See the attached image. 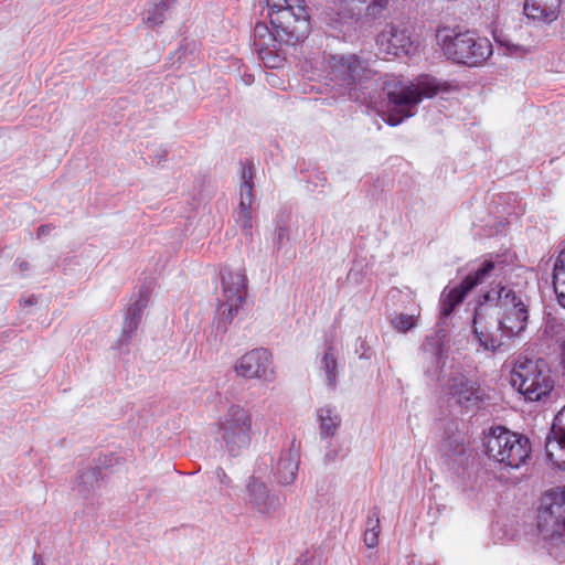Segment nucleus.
<instances>
[{
  "label": "nucleus",
  "mask_w": 565,
  "mask_h": 565,
  "mask_svg": "<svg viewBox=\"0 0 565 565\" xmlns=\"http://www.w3.org/2000/svg\"><path fill=\"white\" fill-rule=\"evenodd\" d=\"M266 6L271 30L269 32L265 23H257L254 29L255 46L265 65L277 67L278 56L271 54L265 36L280 44H296L309 34V15L303 0H266Z\"/></svg>",
  "instance_id": "obj_1"
},
{
  "label": "nucleus",
  "mask_w": 565,
  "mask_h": 565,
  "mask_svg": "<svg viewBox=\"0 0 565 565\" xmlns=\"http://www.w3.org/2000/svg\"><path fill=\"white\" fill-rule=\"evenodd\" d=\"M487 300L497 299V305L503 310V318L498 321L497 332L490 333L483 324V315L477 310L473 317V333L481 348L495 352L501 350L507 340L521 335L527 326V306L510 288L500 287L486 295Z\"/></svg>",
  "instance_id": "obj_2"
},
{
  "label": "nucleus",
  "mask_w": 565,
  "mask_h": 565,
  "mask_svg": "<svg viewBox=\"0 0 565 565\" xmlns=\"http://www.w3.org/2000/svg\"><path fill=\"white\" fill-rule=\"evenodd\" d=\"M440 89L435 78L424 77L418 84H404L401 81H386L383 90L387 97L388 114L385 121L390 126L399 125L405 118L412 117V109L424 97L430 98Z\"/></svg>",
  "instance_id": "obj_3"
},
{
  "label": "nucleus",
  "mask_w": 565,
  "mask_h": 565,
  "mask_svg": "<svg viewBox=\"0 0 565 565\" xmlns=\"http://www.w3.org/2000/svg\"><path fill=\"white\" fill-rule=\"evenodd\" d=\"M436 43L448 60L468 66H477L492 54V44L487 38H478L457 28H438Z\"/></svg>",
  "instance_id": "obj_4"
},
{
  "label": "nucleus",
  "mask_w": 565,
  "mask_h": 565,
  "mask_svg": "<svg viewBox=\"0 0 565 565\" xmlns=\"http://www.w3.org/2000/svg\"><path fill=\"white\" fill-rule=\"evenodd\" d=\"M217 434L231 457L243 455L255 435L253 414L241 404H231L217 419Z\"/></svg>",
  "instance_id": "obj_5"
},
{
  "label": "nucleus",
  "mask_w": 565,
  "mask_h": 565,
  "mask_svg": "<svg viewBox=\"0 0 565 565\" xmlns=\"http://www.w3.org/2000/svg\"><path fill=\"white\" fill-rule=\"evenodd\" d=\"M486 454L505 468L519 469L530 458L531 445L526 437L497 426L486 437Z\"/></svg>",
  "instance_id": "obj_6"
},
{
  "label": "nucleus",
  "mask_w": 565,
  "mask_h": 565,
  "mask_svg": "<svg viewBox=\"0 0 565 565\" xmlns=\"http://www.w3.org/2000/svg\"><path fill=\"white\" fill-rule=\"evenodd\" d=\"M511 385L526 399L536 402L547 396L554 386L551 371L541 359L520 356L510 374Z\"/></svg>",
  "instance_id": "obj_7"
},
{
  "label": "nucleus",
  "mask_w": 565,
  "mask_h": 565,
  "mask_svg": "<svg viewBox=\"0 0 565 565\" xmlns=\"http://www.w3.org/2000/svg\"><path fill=\"white\" fill-rule=\"evenodd\" d=\"M247 277L244 268H224L222 271L223 301L217 309V329L225 332L247 295Z\"/></svg>",
  "instance_id": "obj_8"
},
{
  "label": "nucleus",
  "mask_w": 565,
  "mask_h": 565,
  "mask_svg": "<svg viewBox=\"0 0 565 565\" xmlns=\"http://www.w3.org/2000/svg\"><path fill=\"white\" fill-rule=\"evenodd\" d=\"M537 529L545 539H565V490L545 494L537 514Z\"/></svg>",
  "instance_id": "obj_9"
},
{
  "label": "nucleus",
  "mask_w": 565,
  "mask_h": 565,
  "mask_svg": "<svg viewBox=\"0 0 565 565\" xmlns=\"http://www.w3.org/2000/svg\"><path fill=\"white\" fill-rule=\"evenodd\" d=\"M494 268L495 264L492 260H486L473 274L468 275L460 285L451 289L445 288L440 297V317H449L456 306L463 301L468 292L483 282Z\"/></svg>",
  "instance_id": "obj_10"
},
{
  "label": "nucleus",
  "mask_w": 565,
  "mask_h": 565,
  "mask_svg": "<svg viewBox=\"0 0 565 565\" xmlns=\"http://www.w3.org/2000/svg\"><path fill=\"white\" fill-rule=\"evenodd\" d=\"M271 354L260 348L253 349L236 360L233 370L245 380H268L273 375Z\"/></svg>",
  "instance_id": "obj_11"
},
{
  "label": "nucleus",
  "mask_w": 565,
  "mask_h": 565,
  "mask_svg": "<svg viewBox=\"0 0 565 565\" xmlns=\"http://www.w3.org/2000/svg\"><path fill=\"white\" fill-rule=\"evenodd\" d=\"M379 50L387 55H409L415 52L416 45L408 30L397 24H386L376 38Z\"/></svg>",
  "instance_id": "obj_12"
},
{
  "label": "nucleus",
  "mask_w": 565,
  "mask_h": 565,
  "mask_svg": "<svg viewBox=\"0 0 565 565\" xmlns=\"http://www.w3.org/2000/svg\"><path fill=\"white\" fill-rule=\"evenodd\" d=\"M331 67L334 76L348 86L349 96L358 98V96L352 94V90L355 89L356 84H361L364 78L369 77L370 70L366 64L356 55L332 56Z\"/></svg>",
  "instance_id": "obj_13"
},
{
  "label": "nucleus",
  "mask_w": 565,
  "mask_h": 565,
  "mask_svg": "<svg viewBox=\"0 0 565 565\" xmlns=\"http://www.w3.org/2000/svg\"><path fill=\"white\" fill-rule=\"evenodd\" d=\"M246 504L257 513L270 515L280 507L279 498L268 490L265 482L256 477H250L246 483Z\"/></svg>",
  "instance_id": "obj_14"
},
{
  "label": "nucleus",
  "mask_w": 565,
  "mask_h": 565,
  "mask_svg": "<svg viewBox=\"0 0 565 565\" xmlns=\"http://www.w3.org/2000/svg\"><path fill=\"white\" fill-rule=\"evenodd\" d=\"M239 203L235 211V222L246 235H252V205H253V171L244 166L241 173Z\"/></svg>",
  "instance_id": "obj_15"
},
{
  "label": "nucleus",
  "mask_w": 565,
  "mask_h": 565,
  "mask_svg": "<svg viewBox=\"0 0 565 565\" xmlns=\"http://www.w3.org/2000/svg\"><path fill=\"white\" fill-rule=\"evenodd\" d=\"M391 0H338V15L341 20H359L362 12L370 19L382 17Z\"/></svg>",
  "instance_id": "obj_16"
},
{
  "label": "nucleus",
  "mask_w": 565,
  "mask_h": 565,
  "mask_svg": "<svg viewBox=\"0 0 565 565\" xmlns=\"http://www.w3.org/2000/svg\"><path fill=\"white\" fill-rule=\"evenodd\" d=\"M545 451L556 467L565 470V406L554 418L551 434L545 441Z\"/></svg>",
  "instance_id": "obj_17"
},
{
  "label": "nucleus",
  "mask_w": 565,
  "mask_h": 565,
  "mask_svg": "<svg viewBox=\"0 0 565 565\" xmlns=\"http://www.w3.org/2000/svg\"><path fill=\"white\" fill-rule=\"evenodd\" d=\"M449 394L457 404L467 409L478 406L486 397L484 392L475 382L463 376L452 379Z\"/></svg>",
  "instance_id": "obj_18"
},
{
  "label": "nucleus",
  "mask_w": 565,
  "mask_h": 565,
  "mask_svg": "<svg viewBox=\"0 0 565 565\" xmlns=\"http://www.w3.org/2000/svg\"><path fill=\"white\" fill-rule=\"evenodd\" d=\"M149 295L150 294L147 288H141L137 300L128 308L122 326V331L118 340L120 344L129 343L132 334L138 329L142 312L149 302Z\"/></svg>",
  "instance_id": "obj_19"
},
{
  "label": "nucleus",
  "mask_w": 565,
  "mask_h": 565,
  "mask_svg": "<svg viewBox=\"0 0 565 565\" xmlns=\"http://www.w3.org/2000/svg\"><path fill=\"white\" fill-rule=\"evenodd\" d=\"M563 0H526L524 13L529 19L543 23H552L559 13Z\"/></svg>",
  "instance_id": "obj_20"
},
{
  "label": "nucleus",
  "mask_w": 565,
  "mask_h": 565,
  "mask_svg": "<svg viewBox=\"0 0 565 565\" xmlns=\"http://www.w3.org/2000/svg\"><path fill=\"white\" fill-rule=\"evenodd\" d=\"M298 467V451L294 448L282 451L274 468L277 481L284 486L294 483L297 477Z\"/></svg>",
  "instance_id": "obj_21"
},
{
  "label": "nucleus",
  "mask_w": 565,
  "mask_h": 565,
  "mask_svg": "<svg viewBox=\"0 0 565 565\" xmlns=\"http://www.w3.org/2000/svg\"><path fill=\"white\" fill-rule=\"evenodd\" d=\"M320 423V436L322 438L333 436L341 424V417L331 406H322L317 411Z\"/></svg>",
  "instance_id": "obj_22"
},
{
  "label": "nucleus",
  "mask_w": 565,
  "mask_h": 565,
  "mask_svg": "<svg viewBox=\"0 0 565 565\" xmlns=\"http://www.w3.org/2000/svg\"><path fill=\"white\" fill-rule=\"evenodd\" d=\"M175 0H153L146 11L143 21L151 25H160L166 20V12L174 4Z\"/></svg>",
  "instance_id": "obj_23"
},
{
  "label": "nucleus",
  "mask_w": 565,
  "mask_h": 565,
  "mask_svg": "<svg viewBox=\"0 0 565 565\" xmlns=\"http://www.w3.org/2000/svg\"><path fill=\"white\" fill-rule=\"evenodd\" d=\"M321 370L324 373L327 385L334 390L337 385L338 363L331 345L328 347L321 359Z\"/></svg>",
  "instance_id": "obj_24"
},
{
  "label": "nucleus",
  "mask_w": 565,
  "mask_h": 565,
  "mask_svg": "<svg viewBox=\"0 0 565 565\" xmlns=\"http://www.w3.org/2000/svg\"><path fill=\"white\" fill-rule=\"evenodd\" d=\"M380 531V518L377 513H374V518L369 519L367 529L364 533V543L369 548L377 545Z\"/></svg>",
  "instance_id": "obj_25"
},
{
  "label": "nucleus",
  "mask_w": 565,
  "mask_h": 565,
  "mask_svg": "<svg viewBox=\"0 0 565 565\" xmlns=\"http://www.w3.org/2000/svg\"><path fill=\"white\" fill-rule=\"evenodd\" d=\"M553 287L559 305L565 308V269L553 268Z\"/></svg>",
  "instance_id": "obj_26"
},
{
  "label": "nucleus",
  "mask_w": 565,
  "mask_h": 565,
  "mask_svg": "<svg viewBox=\"0 0 565 565\" xmlns=\"http://www.w3.org/2000/svg\"><path fill=\"white\" fill-rule=\"evenodd\" d=\"M393 327L401 332H406L416 324L414 316L398 315L392 320Z\"/></svg>",
  "instance_id": "obj_27"
},
{
  "label": "nucleus",
  "mask_w": 565,
  "mask_h": 565,
  "mask_svg": "<svg viewBox=\"0 0 565 565\" xmlns=\"http://www.w3.org/2000/svg\"><path fill=\"white\" fill-rule=\"evenodd\" d=\"M503 45L507 46L508 51L510 54H513V55H516V56H524L526 55L527 53L531 52L530 47H526V46H523V45H519V44H514L510 41H504L502 42Z\"/></svg>",
  "instance_id": "obj_28"
},
{
  "label": "nucleus",
  "mask_w": 565,
  "mask_h": 565,
  "mask_svg": "<svg viewBox=\"0 0 565 565\" xmlns=\"http://www.w3.org/2000/svg\"><path fill=\"white\" fill-rule=\"evenodd\" d=\"M553 268L565 269V244L562 250L559 252Z\"/></svg>",
  "instance_id": "obj_29"
},
{
  "label": "nucleus",
  "mask_w": 565,
  "mask_h": 565,
  "mask_svg": "<svg viewBox=\"0 0 565 565\" xmlns=\"http://www.w3.org/2000/svg\"><path fill=\"white\" fill-rule=\"evenodd\" d=\"M215 475H216V478L218 479V481L223 484H228L230 483V478L228 476L226 475V472L224 471L223 468H217L216 471H215Z\"/></svg>",
  "instance_id": "obj_30"
},
{
  "label": "nucleus",
  "mask_w": 565,
  "mask_h": 565,
  "mask_svg": "<svg viewBox=\"0 0 565 565\" xmlns=\"http://www.w3.org/2000/svg\"><path fill=\"white\" fill-rule=\"evenodd\" d=\"M50 232H51V225H41L38 228V236L41 237V236L47 235Z\"/></svg>",
  "instance_id": "obj_31"
},
{
  "label": "nucleus",
  "mask_w": 565,
  "mask_h": 565,
  "mask_svg": "<svg viewBox=\"0 0 565 565\" xmlns=\"http://www.w3.org/2000/svg\"><path fill=\"white\" fill-rule=\"evenodd\" d=\"M337 456H338V452L337 450H330L324 456V459L328 461V462H332L337 459Z\"/></svg>",
  "instance_id": "obj_32"
},
{
  "label": "nucleus",
  "mask_w": 565,
  "mask_h": 565,
  "mask_svg": "<svg viewBox=\"0 0 565 565\" xmlns=\"http://www.w3.org/2000/svg\"><path fill=\"white\" fill-rule=\"evenodd\" d=\"M19 270L21 273L26 271L29 269V264L25 260H21L18 263Z\"/></svg>",
  "instance_id": "obj_33"
},
{
  "label": "nucleus",
  "mask_w": 565,
  "mask_h": 565,
  "mask_svg": "<svg viewBox=\"0 0 565 565\" xmlns=\"http://www.w3.org/2000/svg\"><path fill=\"white\" fill-rule=\"evenodd\" d=\"M32 562H33V565H45L43 563V561L41 559V556L38 555L36 553L33 554Z\"/></svg>",
  "instance_id": "obj_34"
},
{
  "label": "nucleus",
  "mask_w": 565,
  "mask_h": 565,
  "mask_svg": "<svg viewBox=\"0 0 565 565\" xmlns=\"http://www.w3.org/2000/svg\"><path fill=\"white\" fill-rule=\"evenodd\" d=\"M24 306H33L36 303V299L34 297H30L23 301Z\"/></svg>",
  "instance_id": "obj_35"
},
{
  "label": "nucleus",
  "mask_w": 565,
  "mask_h": 565,
  "mask_svg": "<svg viewBox=\"0 0 565 565\" xmlns=\"http://www.w3.org/2000/svg\"><path fill=\"white\" fill-rule=\"evenodd\" d=\"M285 235V231L284 230H280L279 233H278V238L281 239Z\"/></svg>",
  "instance_id": "obj_36"
}]
</instances>
